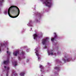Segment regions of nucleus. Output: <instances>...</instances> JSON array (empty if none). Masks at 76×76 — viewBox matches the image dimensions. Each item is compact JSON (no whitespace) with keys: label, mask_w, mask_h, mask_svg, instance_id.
Segmentation results:
<instances>
[{"label":"nucleus","mask_w":76,"mask_h":76,"mask_svg":"<svg viewBox=\"0 0 76 76\" xmlns=\"http://www.w3.org/2000/svg\"><path fill=\"white\" fill-rule=\"evenodd\" d=\"M8 14L10 18H16L19 15L20 10L16 6H12L9 8Z\"/></svg>","instance_id":"1"},{"label":"nucleus","mask_w":76,"mask_h":76,"mask_svg":"<svg viewBox=\"0 0 76 76\" xmlns=\"http://www.w3.org/2000/svg\"><path fill=\"white\" fill-rule=\"evenodd\" d=\"M48 0H47L45 2H44V3H45L46 6L50 7L51 6V3L48 2Z\"/></svg>","instance_id":"2"},{"label":"nucleus","mask_w":76,"mask_h":76,"mask_svg":"<svg viewBox=\"0 0 76 76\" xmlns=\"http://www.w3.org/2000/svg\"><path fill=\"white\" fill-rule=\"evenodd\" d=\"M54 34L55 35V36H54V38H52L51 39V40L52 41H54V40H55V39H56V38H57L58 37L57 35V34H56V33H54Z\"/></svg>","instance_id":"3"},{"label":"nucleus","mask_w":76,"mask_h":76,"mask_svg":"<svg viewBox=\"0 0 76 76\" xmlns=\"http://www.w3.org/2000/svg\"><path fill=\"white\" fill-rule=\"evenodd\" d=\"M19 54V50L16 51L13 53V55L15 56H17V54Z\"/></svg>","instance_id":"4"},{"label":"nucleus","mask_w":76,"mask_h":76,"mask_svg":"<svg viewBox=\"0 0 76 76\" xmlns=\"http://www.w3.org/2000/svg\"><path fill=\"white\" fill-rule=\"evenodd\" d=\"M47 38H46V39H43L42 40V44L44 45L45 44V42H46V41H47Z\"/></svg>","instance_id":"5"},{"label":"nucleus","mask_w":76,"mask_h":76,"mask_svg":"<svg viewBox=\"0 0 76 76\" xmlns=\"http://www.w3.org/2000/svg\"><path fill=\"white\" fill-rule=\"evenodd\" d=\"M9 63V59H8L6 61H4L3 63L4 64H7Z\"/></svg>","instance_id":"6"},{"label":"nucleus","mask_w":76,"mask_h":76,"mask_svg":"<svg viewBox=\"0 0 76 76\" xmlns=\"http://www.w3.org/2000/svg\"><path fill=\"white\" fill-rule=\"evenodd\" d=\"M7 73H6V76H8L9 75V67H7Z\"/></svg>","instance_id":"7"},{"label":"nucleus","mask_w":76,"mask_h":76,"mask_svg":"<svg viewBox=\"0 0 76 76\" xmlns=\"http://www.w3.org/2000/svg\"><path fill=\"white\" fill-rule=\"evenodd\" d=\"M14 75V76H18V74L17 73H15V72H12V73L11 74V76H13Z\"/></svg>","instance_id":"8"},{"label":"nucleus","mask_w":76,"mask_h":76,"mask_svg":"<svg viewBox=\"0 0 76 76\" xmlns=\"http://www.w3.org/2000/svg\"><path fill=\"white\" fill-rule=\"evenodd\" d=\"M33 36H34V39H36V37H38V35L36 34H34Z\"/></svg>","instance_id":"9"},{"label":"nucleus","mask_w":76,"mask_h":76,"mask_svg":"<svg viewBox=\"0 0 76 76\" xmlns=\"http://www.w3.org/2000/svg\"><path fill=\"white\" fill-rule=\"evenodd\" d=\"M25 74L24 72H21L20 74V76H24Z\"/></svg>","instance_id":"10"},{"label":"nucleus","mask_w":76,"mask_h":76,"mask_svg":"<svg viewBox=\"0 0 76 76\" xmlns=\"http://www.w3.org/2000/svg\"><path fill=\"white\" fill-rule=\"evenodd\" d=\"M36 52H35V53H36V55L37 56H39V54L38 53H38V50H36Z\"/></svg>","instance_id":"11"},{"label":"nucleus","mask_w":76,"mask_h":76,"mask_svg":"<svg viewBox=\"0 0 76 76\" xmlns=\"http://www.w3.org/2000/svg\"><path fill=\"white\" fill-rule=\"evenodd\" d=\"M12 11L13 12V13H16V10H14V9H13L12 10Z\"/></svg>","instance_id":"12"},{"label":"nucleus","mask_w":76,"mask_h":76,"mask_svg":"<svg viewBox=\"0 0 76 76\" xmlns=\"http://www.w3.org/2000/svg\"><path fill=\"white\" fill-rule=\"evenodd\" d=\"M53 55V52H52L51 53H50V52H48V55L49 56H50V55Z\"/></svg>","instance_id":"13"},{"label":"nucleus","mask_w":76,"mask_h":76,"mask_svg":"<svg viewBox=\"0 0 76 76\" xmlns=\"http://www.w3.org/2000/svg\"><path fill=\"white\" fill-rule=\"evenodd\" d=\"M66 61L67 62H69V61H70V59L69 58H67L66 59Z\"/></svg>","instance_id":"14"},{"label":"nucleus","mask_w":76,"mask_h":76,"mask_svg":"<svg viewBox=\"0 0 76 76\" xmlns=\"http://www.w3.org/2000/svg\"><path fill=\"white\" fill-rule=\"evenodd\" d=\"M40 68L41 69H44V67L42 65H40Z\"/></svg>","instance_id":"15"},{"label":"nucleus","mask_w":76,"mask_h":76,"mask_svg":"<svg viewBox=\"0 0 76 76\" xmlns=\"http://www.w3.org/2000/svg\"><path fill=\"white\" fill-rule=\"evenodd\" d=\"M7 54H8V55H9V56L10 55V52H9V51H7Z\"/></svg>","instance_id":"16"},{"label":"nucleus","mask_w":76,"mask_h":76,"mask_svg":"<svg viewBox=\"0 0 76 76\" xmlns=\"http://www.w3.org/2000/svg\"><path fill=\"white\" fill-rule=\"evenodd\" d=\"M4 44L3 45L2 44H1V46L0 47V48H1V47H3V46H4Z\"/></svg>","instance_id":"17"},{"label":"nucleus","mask_w":76,"mask_h":76,"mask_svg":"<svg viewBox=\"0 0 76 76\" xmlns=\"http://www.w3.org/2000/svg\"><path fill=\"white\" fill-rule=\"evenodd\" d=\"M54 69L56 70H58V69H59V68L57 67H55Z\"/></svg>","instance_id":"18"},{"label":"nucleus","mask_w":76,"mask_h":76,"mask_svg":"<svg viewBox=\"0 0 76 76\" xmlns=\"http://www.w3.org/2000/svg\"><path fill=\"white\" fill-rule=\"evenodd\" d=\"M14 63L15 64V66H17V61H15L14 62Z\"/></svg>","instance_id":"19"},{"label":"nucleus","mask_w":76,"mask_h":76,"mask_svg":"<svg viewBox=\"0 0 76 76\" xmlns=\"http://www.w3.org/2000/svg\"><path fill=\"white\" fill-rule=\"evenodd\" d=\"M18 59L19 60H20H20H21V59H21V58H20V57L19 56L18 57Z\"/></svg>","instance_id":"20"},{"label":"nucleus","mask_w":76,"mask_h":76,"mask_svg":"<svg viewBox=\"0 0 76 76\" xmlns=\"http://www.w3.org/2000/svg\"><path fill=\"white\" fill-rule=\"evenodd\" d=\"M24 54H25V52H23V51H22V52L21 54H22V55H24Z\"/></svg>","instance_id":"21"},{"label":"nucleus","mask_w":76,"mask_h":76,"mask_svg":"<svg viewBox=\"0 0 76 76\" xmlns=\"http://www.w3.org/2000/svg\"><path fill=\"white\" fill-rule=\"evenodd\" d=\"M4 13L5 14H6L7 13V11H5L4 12Z\"/></svg>","instance_id":"22"},{"label":"nucleus","mask_w":76,"mask_h":76,"mask_svg":"<svg viewBox=\"0 0 76 76\" xmlns=\"http://www.w3.org/2000/svg\"><path fill=\"white\" fill-rule=\"evenodd\" d=\"M63 61H64V62H65V63H66V61L65 60V59H63Z\"/></svg>","instance_id":"23"},{"label":"nucleus","mask_w":76,"mask_h":76,"mask_svg":"<svg viewBox=\"0 0 76 76\" xmlns=\"http://www.w3.org/2000/svg\"><path fill=\"white\" fill-rule=\"evenodd\" d=\"M4 1L3 0H1V1H1V3H2V2H3Z\"/></svg>","instance_id":"24"},{"label":"nucleus","mask_w":76,"mask_h":76,"mask_svg":"<svg viewBox=\"0 0 76 76\" xmlns=\"http://www.w3.org/2000/svg\"><path fill=\"white\" fill-rule=\"evenodd\" d=\"M44 49H45V48H47V47H46V46H44Z\"/></svg>","instance_id":"25"},{"label":"nucleus","mask_w":76,"mask_h":76,"mask_svg":"<svg viewBox=\"0 0 76 76\" xmlns=\"http://www.w3.org/2000/svg\"><path fill=\"white\" fill-rule=\"evenodd\" d=\"M40 59V58H39V57H38V61H39V60Z\"/></svg>","instance_id":"26"},{"label":"nucleus","mask_w":76,"mask_h":76,"mask_svg":"<svg viewBox=\"0 0 76 76\" xmlns=\"http://www.w3.org/2000/svg\"><path fill=\"white\" fill-rule=\"evenodd\" d=\"M4 68H5V69H6V66H4Z\"/></svg>","instance_id":"27"},{"label":"nucleus","mask_w":76,"mask_h":76,"mask_svg":"<svg viewBox=\"0 0 76 76\" xmlns=\"http://www.w3.org/2000/svg\"><path fill=\"white\" fill-rule=\"evenodd\" d=\"M64 58H67V56H65V57H64Z\"/></svg>","instance_id":"28"},{"label":"nucleus","mask_w":76,"mask_h":76,"mask_svg":"<svg viewBox=\"0 0 76 76\" xmlns=\"http://www.w3.org/2000/svg\"><path fill=\"white\" fill-rule=\"evenodd\" d=\"M51 0H48V1H51Z\"/></svg>","instance_id":"29"},{"label":"nucleus","mask_w":76,"mask_h":76,"mask_svg":"<svg viewBox=\"0 0 76 76\" xmlns=\"http://www.w3.org/2000/svg\"><path fill=\"white\" fill-rule=\"evenodd\" d=\"M41 1H43V0H41Z\"/></svg>","instance_id":"30"},{"label":"nucleus","mask_w":76,"mask_h":76,"mask_svg":"<svg viewBox=\"0 0 76 76\" xmlns=\"http://www.w3.org/2000/svg\"><path fill=\"white\" fill-rule=\"evenodd\" d=\"M8 49H9L8 48H7V50H8Z\"/></svg>","instance_id":"31"},{"label":"nucleus","mask_w":76,"mask_h":76,"mask_svg":"<svg viewBox=\"0 0 76 76\" xmlns=\"http://www.w3.org/2000/svg\"><path fill=\"white\" fill-rule=\"evenodd\" d=\"M25 58V57H24V58Z\"/></svg>","instance_id":"32"},{"label":"nucleus","mask_w":76,"mask_h":76,"mask_svg":"<svg viewBox=\"0 0 76 76\" xmlns=\"http://www.w3.org/2000/svg\"><path fill=\"white\" fill-rule=\"evenodd\" d=\"M51 52H52V51H53V50H51Z\"/></svg>","instance_id":"33"},{"label":"nucleus","mask_w":76,"mask_h":76,"mask_svg":"<svg viewBox=\"0 0 76 76\" xmlns=\"http://www.w3.org/2000/svg\"><path fill=\"white\" fill-rule=\"evenodd\" d=\"M55 54H56V53H55Z\"/></svg>","instance_id":"34"},{"label":"nucleus","mask_w":76,"mask_h":76,"mask_svg":"<svg viewBox=\"0 0 76 76\" xmlns=\"http://www.w3.org/2000/svg\"><path fill=\"white\" fill-rule=\"evenodd\" d=\"M27 60L28 61V59Z\"/></svg>","instance_id":"35"}]
</instances>
